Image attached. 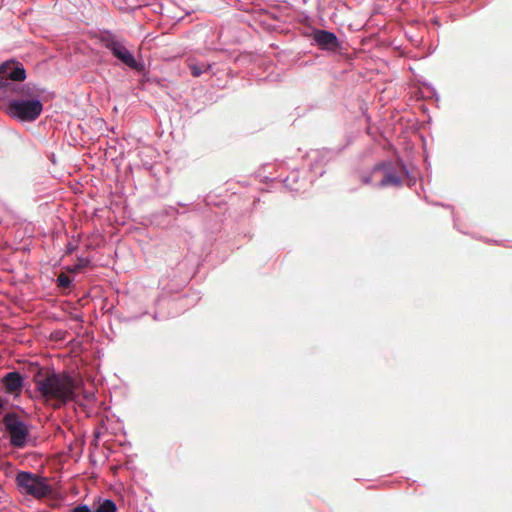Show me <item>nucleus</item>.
I'll list each match as a JSON object with an SVG mask.
<instances>
[{
  "label": "nucleus",
  "instance_id": "f257e3e1",
  "mask_svg": "<svg viewBox=\"0 0 512 512\" xmlns=\"http://www.w3.org/2000/svg\"><path fill=\"white\" fill-rule=\"evenodd\" d=\"M37 392L46 401H53V408L58 409L74 400L77 381L68 373H56L39 369L33 378Z\"/></svg>",
  "mask_w": 512,
  "mask_h": 512
},
{
  "label": "nucleus",
  "instance_id": "ddd939ff",
  "mask_svg": "<svg viewBox=\"0 0 512 512\" xmlns=\"http://www.w3.org/2000/svg\"><path fill=\"white\" fill-rule=\"evenodd\" d=\"M88 264V260L86 259H83V258H80L78 260V263L75 264L71 269H69L70 272H79L82 268H84L85 266H87Z\"/></svg>",
  "mask_w": 512,
  "mask_h": 512
},
{
  "label": "nucleus",
  "instance_id": "20e7f679",
  "mask_svg": "<svg viewBox=\"0 0 512 512\" xmlns=\"http://www.w3.org/2000/svg\"><path fill=\"white\" fill-rule=\"evenodd\" d=\"M3 424L10 435V444L15 448H23L29 435L28 426L20 420L18 414L7 413L3 417Z\"/></svg>",
  "mask_w": 512,
  "mask_h": 512
},
{
  "label": "nucleus",
  "instance_id": "423d86ee",
  "mask_svg": "<svg viewBox=\"0 0 512 512\" xmlns=\"http://www.w3.org/2000/svg\"><path fill=\"white\" fill-rule=\"evenodd\" d=\"M104 46L111 51L114 57L119 59L122 63H124L129 68L141 71L143 66L136 61L132 53L125 47V45L116 40L113 37L105 38Z\"/></svg>",
  "mask_w": 512,
  "mask_h": 512
},
{
  "label": "nucleus",
  "instance_id": "0eeeda50",
  "mask_svg": "<svg viewBox=\"0 0 512 512\" xmlns=\"http://www.w3.org/2000/svg\"><path fill=\"white\" fill-rule=\"evenodd\" d=\"M23 382L24 379L22 375L17 371L9 372L1 379L5 392L13 396H19L21 394Z\"/></svg>",
  "mask_w": 512,
  "mask_h": 512
},
{
  "label": "nucleus",
  "instance_id": "1a4fd4ad",
  "mask_svg": "<svg viewBox=\"0 0 512 512\" xmlns=\"http://www.w3.org/2000/svg\"><path fill=\"white\" fill-rule=\"evenodd\" d=\"M401 184V179L395 173L386 172L383 178L381 179L379 185L381 187L386 186H399Z\"/></svg>",
  "mask_w": 512,
  "mask_h": 512
},
{
  "label": "nucleus",
  "instance_id": "9d476101",
  "mask_svg": "<svg viewBox=\"0 0 512 512\" xmlns=\"http://www.w3.org/2000/svg\"><path fill=\"white\" fill-rule=\"evenodd\" d=\"M188 67L191 71V74L194 77H199L204 71L209 68V65L204 63H198L194 59H189L187 61Z\"/></svg>",
  "mask_w": 512,
  "mask_h": 512
},
{
  "label": "nucleus",
  "instance_id": "39448f33",
  "mask_svg": "<svg viewBox=\"0 0 512 512\" xmlns=\"http://www.w3.org/2000/svg\"><path fill=\"white\" fill-rule=\"evenodd\" d=\"M42 103L37 99L32 100H13L10 103L9 110L11 114L23 121H34L42 112Z\"/></svg>",
  "mask_w": 512,
  "mask_h": 512
},
{
  "label": "nucleus",
  "instance_id": "2eb2a0df",
  "mask_svg": "<svg viewBox=\"0 0 512 512\" xmlns=\"http://www.w3.org/2000/svg\"><path fill=\"white\" fill-rule=\"evenodd\" d=\"M77 249V245L69 242L66 245V254H72Z\"/></svg>",
  "mask_w": 512,
  "mask_h": 512
},
{
  "label": "nucleus",
  "instance_id": "7ed1b4c3",
  "mask_svg": "<svg viewBox=\"0 0 512 512\" xmlns=\"http://www.w3.org/2000/svg\"><path fill=\"white\" fill-rule=\"evenodd\" d=\"M16 484L22 494L43 499L52 494L53 488L47 478L31 472L21 471L16 475Z\"/></svg>",
  "mask_w": 512,
  "mask_h": 512
},
{
  "label": "nucleus",
  "instance_id": "4468645a",
  "mask_svg": "<svg viewBox=\"0 0 512 512\" xmlns=\"http://www.w3.org/2000/svg\"><path fill=\"white\" fill-rule=\"evenodd\" d=\"M71 512H92L87 505H79L72 509Z\"/></svg>",
  "mask_w": 512,
  "mask_h": 512
},
{
  "label": "nucleus",
  "instance_id": "f03ea898",
  "mask_svg": "<svg viewBox=\"0 0 512 512\" xmlns=\"http://www.w3.org/2000/svg\"><path fill=\"white\" fill-rule=\"evenodd\" d=\"M26 72L21 64L6 62L0 66V100L11 101L29 96L30 89L17 83L24 81Z\"/></svg>",
  "mask_w": 512,
  "mask_h": 512
},
{
  "label": "nucleus",
  "instance_id": "f8f14e48",
  "mask_svg": "<svg viewBox=\"0 0 512 512\" xmlns=\"http://www.w3.org/2000/svg\"><path fill=\"white\" fill-rule=\"evenodd\" d=\"M57 285L62 288H69L71 285V279L65 273H60L57 278Z\"/></svg>",
  "mask_w": 512,
  "mask_h": 512
},
{
  "label": "nucleus",
  "instance_id": "dca6fc26",
  "mask_svg": "<svg viewBox=\"0 0 512 512\" xmlns=\"http://www.w3.org/2000/svg\"><path fill=\"white\" fill-rule=\"evenodd\" d=\"M383 167H384V165H377V166L375 167V171H377V170H379V169H382Z\"/></svg>",
  "mask_w": 512,
  "mask_h": 512
},
{
  "label": "nucleus",
  "instance_id": "f3484780",
  "mask_svg": "<svg viewBox=\"0 0 512 512\" xmlns=\"http://www.w3.org/2000/svg\"><path fill=\"white\" fill-rule=\"evenodd\" d=\"M3 407H4L3 401L0 399V411L3 409Z\"/></svg>",
  "mask_w": 512,
  "mask_h": 512
},
{
  "label": "nucleus",
  "instance_id": "9b49d317",
  "mask_svg": "<svg viewBox=\"0 0 512 512\" xmlns=\"http://www.w3.org/2000/svg\"><path fill=\"white\" fill-rule=\"evenodd\" d=\"M116 510V504L112 500L106 499L98 505L95 512H116Z\"/></svg>",
  "mask_w": 512,
  "mask_h": 512
},
{
  "label": "nucleus",
  "instance_id": "6e6552de",
  "mask_svg": "<svg viewBox=\"0 0 512 512\" xmlns=\"http://www.w3.org/2000/svg\"><path fill=\"white\" fill-rule=\"evenodd\" d=\"M315 42L321 49L336 50L339 42L336 35L326 30H316L313 34Z\"/></svg>",
  "mask_w": 512,
  "mask_h": 512
}]
</instances>
